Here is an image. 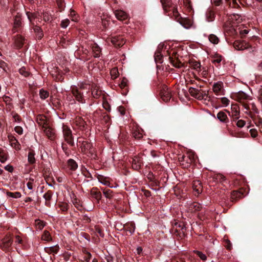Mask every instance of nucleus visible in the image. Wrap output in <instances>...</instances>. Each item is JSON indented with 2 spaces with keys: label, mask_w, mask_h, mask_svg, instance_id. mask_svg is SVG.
Masks as SVG:
<instances>
[{
  "label": "nucleus",
  "mask_w": 262,
  "mask_h": 262,
  "mask_svg": "<svg viewBox=\"0 0 262 262\" xmlns=\"http://www.w3.org/2000/svg\"><path fill=\"white\" fill-rule=\"evenodd\" d=\"M95 231L98 233L100 236L103 237L104 234L102 231V230L100 228V227L98 226H95Z\"/></svg>",
  "instance_id": "obj_54"
},
{
  "label": "nucleus",
  "mask_w": 262,
  "mask_h": 262,
  "mask_svg": "<svg viewBox=\"0 0 262 262\" xmlns=\"http://www.w3.org/2000/svg\"><path fill=\"white\" fill-rule=\"evenodd\" d=\"M8 158L7 154L3 150H0V161L2 163L5 162Z\"/></svg>",
  "instance_id": "obj_36"
},
{
  "label": "nucleus",
  "mask_w": 262,
  "mask_h": 262,
  "mask_svg": "<svg viewBox=\"0 0 262 262\" xmlns=\"http://www.w3.org/2000/svg\"><path fill=\"white\" fill-rule=\"evenodd\" d=\"M242 21L241 15L233 14L229 16L228 21L225 25V30L231 36L239 35L241 37H245L250 30L244 24H240Z\"/></svg>",
  "instance_id": "obj_1"
},
{
  "label": "nucleus",
  "mask_w": 262,
  "mask_h": 262,
  "mask_svg": "<svg viewBox=\"0 0 262 262\" xmlns=\"http://www.w3.org/2000/svg\"><path fill=\"white\" fill-rule=\"evenodd\" d=\"M7 196L12 198L17 199L21 197V195L19 192H11L7 191L6 192Z\"/></svg>",
  "instance_id": "obj_34"
},
{
  "label": "nucleus",
  "mask_w": 262,
  "mask_h": 262,
  "mask_svg": "<svg viewBox=\"0 0 262 262\" xmlns=\"http://www.w3.org/2000/svg\"><path fill=\"white\" fill-rule=\"evenodd\" d=\"M192 185L193 189L197 194L201 193L203 190V186L201 181H193Z\"/></svg>",
  "instance_id": "obj_19"
},
{
  "label": "nucleus",
  "mask_w": 262,
  "mask_h": 262,
  "mask_svg": "<svg viewBox=\"0 0 262 262\" xmlns=\"http://www.w3.org/2000/svg\"><path fill=\"white\" fill-rule=\"evenodd\" d=\"M110 74L112 79H116L119 74L118 69L116 68H113L110 71Z\"/></svg>",
  "instance_id": "obj_41"
},
{
  "label": "nucleus",
  "mask_w": 262,
  "mask_h": 262,
  "mask_svg": "<svg viewBox=\"0 0 262 262\" xmlns=\"http://www.w3.org/2000/svg\"><path fill=\"white\" fill-rule=\"evenodd\" d=\"M76 122H79V125H80V126H83H83H84V124H85V122H84L82 119H81V118H78V119L76 121Z\"/></svg>",
  "instance_id": "obj_64"
},
{
  "label": "nucleus",
  "mask_w": 262,
  "mask_h": 262,
  "mask_svg": "<svg viewBox=\"0 0 262 262\" xmlns=\"http://www.w3.org/2000/svg\"><path fill=\"white\" fill-rule=\"evenodd\" d=\"M67 165L70 169L74 170L77 169L78 165L73 159H69L67 162Z\"/></svg>",
  "instance_id": "obj_27"
},
{
  "label": "nucleus",
  "mask_w": 262,
  "mask_h": 262,
  "mask_svg": "<svg viewBox=\"0 0 262 262\" xmlns=\"http://www.w3.org/2000/svg\"><path fill=\"white\" fill-rule=\"evenodd\" d=\"M15 243L21 244L23 243V239L22 238L20 237V235H17L15 236Z\"/></svg>",
  "instance_id": "obj_57"
},
{
  "label": "nucleus",
  "mask_w": 262,
  "mask_h": 262,
  "mask_svg": "<svg viewBox=\"0 0 262 262\" xmlns=\"http://www.w3.org/2000/svg\"><path fill=\"white\" fill-rule=\"evenodd\" d=\"M102 94V91L97 85L93 86L92 89V95L95 98H98Z\"/></svg>",
  "instance_id": "obj_21"
},
{
  "label": "nucleus",
  "mask_w": 262,
  "mask_h": 262,
  "mask_svg": "<svg viewBox=\"0 0 262 262\" xmlns=\"http://www.w3.org/2000/svg\"><path fill=\"white\" fill-rule=\"evenodd\" d=\"M24 38L21 35H17L14 38L15 46L17 48H21L24 44Z\"/></svg>",
  "instance_id": "obj_22"
},
{
  "label": "nucleus",
  "mask_w": 262,
  "mask_h": 262,
  "mask_svg": "<svg viewBox=\"0 0 262 262\" xmlns=\"http://www.w3.org/2000/svg\"><path fill=\"white\" fill-rule=\"evenodd\" d=\"M246 122L243 120H238L236 122V125L237 127L242 128L245 125Z\"/></svg>",
  "instance_id": "obj_52"
},
{
  "label": "nucleus",
  "mask_w": 262,
  "mask_h": 262,
  "mask_svg": "<svg viewBox=\"0 0 262 262\" xmlns=\"http://www.w3.org/2000/svg\"><path fill=\"white\" fill-rule=\"evenodd\" d=\"M160 94L161 98L164 101L167 102L171 98L170 91L166 86H165L161 90Z\"/></svg>",
  "instance_id": "obj_9"
},
{
  "label": "nucleus",
  "mask_w": 262,
  "mask_h": 262,
  "mask_svg": "<svg viewBox=\"0 0 262 262\" xmlns=\"http://www.w3.org/2000/svg\"><path fill=\"white\" fill-rule=\"evenodd\" d=\"M101 19L103 26L106 28L109 24L110 20L107 18H105L104 16L102 17Z\"/></svg>",
  "instance_id": "obj_53"
},
{
  "label": "nucleus",
  "mask_w": 262,
  "mask_h": 262,
  "mask_svg": "<svg viewBox=\"0 0 262 262\" xmlns=\"http://www.w3.org/2000/svg\"><path fill=\"white\" fill-rule=\"evenodd\" d=\"M108 40H110L112 43L117 47H120L125 43L123 38L120 36L112 37L108 39Z\"/></svg>",
  "instance_id": "obj_8"
},
{
  "label": "nucleus",
  "mask_w": 262,
  "mask_h": 262,
  "mask_svg": "<svg viewBox=\"0 0 262 262\" xmlns=\"http://www.w3.org/2000/svg\"><path fill=\"white\" fill-rule=\"evenodd\" d=\"M116 18L120 20H123L127 18V14L123 10H117L115 12Z\"/></svg>",
  "instance_id": "obj_13"
},
{
  "label": "nucleus",
  "mask_w": 262,
  "mask_h": 262,
  "mask_svg": "<svg viewBox=\"0 0 262 262\" xmlns=\"http://www.w3.org/2000/svg\"><path fill=\"white\" fill-rule=\"evenodd\" d=\"M202 208L201 204L196 202H193L189 205L188 211L190 212H195L200 211Z\"/></svg>",
  "instance_id": "obj_12"
},
{
  "label": "nucleus",
  "mask_w": 262,
  "mask_h": 262,
  "mask_svg": "<svg viewBox=\"0 0 262 262\" xmlns=\"http://www.w3.org/2000/svg\"><path fill=\"white\" fill-rule=\"evenodd\" d=\"M58 206L60 210L63 212H66L69 209V205L67 203L60 202L58 204Z\"/></svg>",
  "instance_id": "obj_28"
},
{
  "label": "nucleus",
  "mask_w": 262,
  "mask_h": 262,
  "mask_svg": "<svg viewBox=\"0 0 262 262\" xmlns=\"http://www.w3.org/2000/svg\"><path fill=\"white\" fill-rule=\"evenodd\" d=\"M19 73L25 77H27L29 75V72L24 67L19 69Z\"/></svg>",
  "instance_id": "obj_49"
},
{
  "label": "nucleus",
  "mask_w": 262,
  "mask_h": 262,
  "mask_svg": "<svg viewBox=\"0 0 262 262\" xmlns=\"http://www.w3.org/2000/svg\"><path fill=\"white\" fill-rule=\"evenodd\" d=\"M14 130L16 133H17L19 135H21L23 133V129L21 127L17 126L14 128Z\"/></svg>",
  "instance_id": "obj_56"
},
{
  "label": "nucleus",
  "mask_w": 262,
  "mask_h": 262,
  "mask_svg": "<svg viewBox=\"0 0 262 262\" xmlns=\"http://www.w3.org/2000/svg\"><path fill=\"white\" fill-rule=\"evenodd\" d=\"M28 160L30 164H33L35 162L34 154L33 152H29L28 156Z\"/></svg>",
  "instance_id": "obj_44"
},
{
  "label": "nucleus",
  "mask_w": 262,
  "mask_h": 262,
  "mask_svg": "<svg viewBox=\"0 0 262 262\" xmlns=\"http://www.w3.org/2000/svg\"><path fill=\"white\" fill-rule=\"evenodd\" d=\"M183 3L188 8L191 7L190 0H183Z\"/></svg>",
  "instance_id": "obj_62"
},
{
  "label": "nucleus",
  "mask_w": 262,
  "mask_h": 262,
  "mask_svg": "<svg viewBox=\"0 0 262 262\" xmlns=\"http://www.w3.org/2000/svg\"><path fill=\"white\" fill-rule=\"evenodd\" d=\"M169 59L171 63L173 65V66L176 68H180L182 66V63L180 59H179L178 57L177 56V55H172V56L169 57Z\"/></svg>",
  "instance_id": "obj_14"
},
{
  "label": "nucleus",
  "mask_w": 262,
  "mask_h": 262,
  "mask_svg": "<svg viewBox=\"0 0 262 262\" xmlns=\"http://www.w3.org/2000/svg\"><path fill=\"white\" fill-rule=\"evenodd\" d=\"M214 13L211 11H209L206 13V19L208 21L210 22L214 20Z\"/></svg>",
  "instance_id": "obj_38"
},
{
  "label": "nucleus",
  "mask_w": 262,
  "mask_h": 262,
  "mask_svg": "<svg viewBox=\"0 0 262 262\" xmlns=\"http://www.w3.org/2000/svg\"><path fill=\"white\" fill-rule=\"evenodd\" d=\"M163 9L165 13H168V15H172V17L179 22L184 28L189 29L192 26V21L190 19L182 18L180 16L177 7L173 5L170 0H160Z\"/></svg>",
  "instance_id": "obj_2"
},
{
  "label": "nucleus",
  "mask_w": 262,
  "mask_h": 262,
  "mask_svg": "<svg viewBox=\"0 0 262 262\" xmlns=\"http://www.w3.org/2000/svg\"><path fill=\"white\" fill-rule=\"evenodd\" d=\"M214 179H215V180H222L224 179V177L221 174H217L215 176V177H214Z\"/></svg>",
  "instance_id": "obj_61"
},
{
  "label": "nucleus",
  "mask_w": 262,
  "mask_h": 262,
  "mask_svg": "<svg viewBox=\"0 0 262 262\" xmlns=\"http://www.w3.org/2000/svg\"><path fill=\"white\" fill-rule=\"evenodd\" d=\"M73 204L78 210H81L83 209L82 205L80 200L77 198H74L72 200Z\"/></svg>",
  "instance_id": "obj_33"
},
{
  "label": "nucleus",
  "mask_w": 262,
  "mask_h": 262,
  "mask_svg": "<svg viewBox=\"0 0 262 262\" xmlns=\"http://www.w3.org/2000/svg\"><path fill=\"white\" fill-rule=\"evenodd\" d=\"M91 195L98 202L101 198V193L96 188H93L91 191Z\"/></svg>",
  "instance_id": "obj_20"
},
{
  "label": "nucleus",
  "mask_w": 262,
  "mask_h": 262,
  "mask_svg": "<svg viewBox=\"0 0 262 262\" xmlns=\"http://www.w3.org/2000/svg\"><path fill=\"white\" fill-rule=\"evenodd\" d=\"M243 193L239 191H233L231 194V199L232 202L236 201L239 199L242 198Z\"/></svg>",
  "instance_id": "obj_26"
},
{
  "label": "nucleus",
  "mask_w": 262,
  "mask_h": 262,
  "mask_svg": "<svg viewBox=\"0 0 262 262\" xmlns=\"http://www.w3.org/2000/svg\"><path fill=\"white\" fill-rule=\"evenodd\" d=\"M100 182L106 186H107L111 188H115L118 186V185L116 183H114L112 184L111 182H114V181H100Z\"/></svg>",
  "instance_id": "obj_39"
},
{
  "label": "nucleus",
  "mask_w": 262,
  "mask_h": 262,
  "mask_svg": "<svg viewBox=\"0 0 262 262\" xmlns=\"http://www.w3.org/2000/svg\"><path fill=\"white\" fill-rule=\"evenodd\" d=\"M43 132L50 139L52 140L54 136V131L51 128L50 126L47 125L45 127L42 128Z\"/></svg>",
  "instance_id": "obj_15"
},
{
  "label": "nucleus",
  "mask_w": 262,
  "mask_h": 262,
  "mask_svg": "<svg viewBox=\"0 0 262 262\" xmlns=\"http://www.w3.org/2000/svg\"><path fill=\"white\" fill-rule=\"evenodd\" d=\"M193 252L200 257L201 260L205 261L207 259V256L202 252L197 250L194 251Z\"/></svg>",
  "instance_id": "obj_45"
},
{
  "label": "nucleus",
  "mask_w": 262,
  "mask_h": 262,
  "mask_svg": "<svg viewBox=\"0 0 262 262\" xmlns=\"http://www.w3.org/2000/svg\"><path fill=\"white\" fill-rule=\"evenodd\" d=\"M58 250L59 247L57 246H55L49 248H47L46 250L47 252L56 253L58 252Z\"/></svg>",
  "instance_id": "obj_43"
},
{
  "label": "nucleus",
  "mask_w": 262,
  "mask_h": 262,
  "mask_svg": "<svg viewBox=\"0 0 262 262\" xmlns=\"http://www.w3.org/2000/svg\"><path fill=\"white\" fill-rule=\"evenodd\" d=\"M209 40L211 43L213 44H217L219 41L218 37L213 34H211L209 35Z\"/></svg>",
  "instance_id": "obj_40"
},
{
  "label": "nucleus",
  "mask_w": 262,
  "mask_h": 262,
  "mask_svg": "<svg viewBox=\"0 0 262 262\" xmlns=\"http://www.w3.org/2000/svg\"><path fill=\"white\" fill-rule=\"evenodd\" d=\"M182 160H180L181 162L186 161L187 162V165L185 166H188L189 164H190L192 161L193 159L190 157V155L189 154H187L186 156H183L181 158Z\"/></svg>",
  "instance_id": "obj_35"
},
{
  "label": "nucleus",
  "mask_w": 262,
  "mask_h": 262,
  "mask_svg": "<svg viewBox=\"0 0 262 262\" xmlns=\"http://www.w3.org/2000/svg\"><path fill=\"white\" fill-rule=\"evenodd\" d=\"M12 243V234L10 233H8L2 239L1 242L0 243V248L5 252H10L11 250V247Z\"/></svg>",
  "instance_id": "obj_4"
},
{
  "label": "nucleus",
  "mask_w": 262,
  "mask_h": 262,
  "mask_svg": "<svg viewBox=\"0 0 262 262\" xmlns=\"http://www.w3.org/2000/svg\"><path fill=\"white\" fill-rule=\"evenodd\" d=\"M217 118L222 122L226 123L228 121L227 116L222 111H220L217 113Z\"/></svg>",
  "instance_id": "obj_25"
},
{
  "label": "nucleus",
  "mask_w": 262,
  "mask_h": 262,
  "mask_svg": "<svg viewBox=\"0 0 262 262\" xmlns=\"http://www.w3.org/2000/svg\"><path fill=\"white\" fill-rule=\"evenodd\" d=\"M223 87V83L221 81H218L214 83L212 88L213 91L216 94H218L219 92L221 91Z\"/></svg>",
  "instance_id": "obj_24"
},
{
  "label": "nucleus",
  "mask_w": 262,
  "mask_h": 262,
  "mask_svg": "<svg viewBox=\"0 0 262 262\" xmlns=\"http://www.w3.org/2000/svg\"><path fill=\"white\" fill-rule=\"evenodd\" d=\"M222 103L225 106L229 104L230 100L226 97H222L221 99Z\"/></svg>",
  "instance_id": "obj_48"
},
{
  "label": "nucleus",
  "mask_w": 262,
  "mask_h": 262,
  "mask_svg": "<svg viewBox=\"0 0 262 262\" xmlns=\"http://www.w3.org/2000/svg\"><path fill=\"white\" fill-rule=\"evenodd\" d=\"M63 134L65 140L67 143L71 145L74 144L72 131L70 128L67 125H63L62 126Z\"/></svg>",
  "instance_id": "obj_6"
},
{
  "label": "nucleus",
  "mask_w": 262,
  "mask_h": 262,
  "mask_svg": "<svg viewBox=\"0 0 262 262\" xmlns=\"http://www.w3.org/2000/svg\"><path fill=\"white\" fill-rule=\"evenodd\" d=\"M21 17L19 15H16L14 20V28L15 29L21 26Z\"/></svg>",
  "instance_id": "obj_32"
},
{
  "label": "nucleus",
  "mask_w": 262,
  "mask_h": 262,
  "mask_svg": "<svg viewBox=\"0 0 262 262\" xmlns=\"http://www.w3.org/2000/svg\"><path fill=\"white\" fill-rule=\"evenodd\" d=\"M70 15L72 17V20L73 21H77V18L76 16H75V13L74 11L71 10L70 12Z\"/></svg>",
  "instance_id": "obj_59"
},
{
  "label": "nucleus",
  "mask_w": 262,
  "mask_h": 262,
  "mask_svg": "<svg viewBox=\"0 0 262 262\" xmlns=\"http://www.w3.org/2000/svg\"><path fill=\"white\" fill-rule=\"evenodd\" d=\"M111 193H112V191H110V190L103 191L104 194L105 195V196L106 198H110L112 196Z\"/></svg>",
  "instance_id": "obj_60"
},
{
  "label": "nucleus",
  "mask_w": 262,
  "mask_h": 262,
  "mask_svg": "<svg viewBox=\"0 0 262 262\" xmlns=\"http://www.w3.org/2000/svg\"><path fill=\"white\" fill-rule=\"evenodd\" d=\"M191 67L198 71H199L201 68V63L197 61L193 62L191 64Z\"/></svg>",
  "instance_id": "obj_46"
},
{
  "label": "nucleus",
  "mask_w": 262,
  "mask_h": 262,
  "mask_svg": "<svg viewBox=\"0 0 262 262\" xmlns=\"http://www.w3.org/2000/svg\"><path fill=\"white\" fill-rule=\"evenodd\" d=\"M142 164V160L140 155L135 156L132 161V167L134 169H139Z\"/></svg>",
  "instance_id": "obj_10"
},
{
  "label": "nucleus",
  "mask_w": 262,
  "mask_h": 262,
  "mask_svg": "<svg viewBox=\"0 0 262 262\" xmlns=\"http://www.w3.org/2000/svg\"><path fill=\"white\" fill-rule=\"evenodd\" d=\"M189 92L192 96L199 100L204 98L203 92L201 90L191 87L189 89Z\"/></svg>",
  "instance_id": "obj_7"
},
{
  "label": "nucleus",
  "mask_w": 262,
  "mask_h": 262,
  "mask_svg": "<svg viewBox=\"0 0 262 262\" xmlns=\"http://www.w3.org/2000/svg\"><path fill=\"white\" fill-rule=\"evenodd\" d=\"M9 141L11 146L17 150L20 149V145L16 140V139L13 136H8Z\"/></svg>",
  "instance_id": "obj_11"
},
{
  "label": "nucleus",
  "mask_w": 262,
  "mask_h": 262,
  "mask_svg": "<svg viewBox=\"0 0 262 262\" xmlns=\"http://www.w3.org/2000/svg\"><path fill=\"white\" fill-rule=\"evenodd\" d=\"M231 117L235 119H237L239 117V109L238 106L236 104H232L231 105Z\"/></svg>",
  "instance_id": "obj_16"
},
{
  "label": "nucleus",
  "mask_w": 262,
  "mask_h": 262,
  "mask_svg": "<svg viewBox=\"0 0 262 262\" xmlns=\"http://www.w3.org/2000/svg\"><path fill=\"white\" fill-rule=\"evenodd\" d=\"M33 29L34 32L36 33V35L37 38L38 39H40L43 36V33L40 28L38 26H35Z\"/></svg>",
  "instance_id": "obj_31"
},
{
  "label": "nucleus",
  "mask_w": 262,
  "mask_h": 262,
  "mask_svg": "<svg viewBox=\"0 0 262 262\" xmlns=\"http://www.w3.org/2000/svg\"><path fill=\"white\" fill-rule=\"evenodd\" d=\"M52 195L50 191H48L47 192L45 193L43 195V198L46 201V204L47 205H49L50 203L49 201L51 200L52 198Z\"/></svg>",
  "instance_id": "obj_42"
},
{
  "label": "nucleus",
  "mask_w": 262,
  "mask_h": 262,
  "mask_svg": "<svg viewBox=\"0 0 262 262\" xmlns=\"http://www.w3.org/2000/svg\"><path fill=\"white\" fill-rule=\"evenodd\" d=\"M91 50L93 53L94 57H98L100 56L101 50L97 45L94 43L92 44Z\"/></svg>",
  "instance_id": "obj_18"
},
{
  "label": "nucleus",
  "mask_w": 262,
  "mask_h": 262,
  "mask_svg": "<svg viewBox=\"0 0 262 262\" xmlns=\"http://www.w3.org/2000/svg\"><path fill=\"white\" fill-rule=\"evenodd\" d=\"M37 122L40 126H42V128L49 124L47 118L43 115L38 116L37 117Z\"/></svg>",
  "instance_id": "obj_17"
},
{
  "label": "nucleus",
  "mask_w": 262,
  "mask_h": 262,
  "mask_svg": "<svg viewBox=\"0 0 262 262\" xmlns=\"http://www.w3.org/2000/svg\"><path fill=\"white\" fill-rule=\"evenodd\" d=\"M222 61V58L221 57H216L215 59H214L212 61V62L214 63H219Z\"/></svg>",
  "instance_id": "obj_63"
},
{
  "label": "nucleus",
  "mask_w": 262,
  "mask_h": 262,
  "mask_svg": "<svg viewBox=\"0 0 262 262\" xmlns=\"http://www.w3.org/2000/svg\"><path fill=\"white\" fill-rule=\"evenodd\" d=\"M39 96L41 99H46L49 97V93L47 91L41 89L39 91Z\"/></svg>",
  "instance_id": "obj_37"
},
{
  "label": "nucleus",
  "mask_w": 262,
  "mask_h": 262,
  "mask_svg": "<svg viewBox=\"0 0 262 262\" xmlns=\"http://www.w3.org/2000/svg\"><path fill=\"white\" fill-rule=\"evenodd\" d=\"M84 86H80L79 88L73 87L72 89V92L73 95L77 101L81 103H84L85 100L84 99L83 92L82 91L84 89Z\"/></svg>",
  "instance_id": "obj_5"
},
{
  "label": "nucleus",
  "mask_w": 262,
  "mask_h": 262,
  "mask_svg": "<svg viewBox=\"0 0 262 262\" xmlns=\"http://www.w3.org/2000/svg\"><path fill=\"white\" fill-rule=\"evenodd\" d=\"M46 223L40 220H36L35 221V226L36 229L41 230L45 226Z\"/></svg>",
  "instance_id": "obj_30"
},
{
  "label": "nucleus",
  "mask_w": 262,
  "mask_h": 262,
  "mask_svg": "<svg viewBox=\"0 0 262 262\" xmlns=\"http://www.w3.org/2000/svg\"><path fill=\"white\" fill-rule=\"evenodd\" d=\"M103 108L108 111H110L111 110V106L110 105L108 104V103L106 101H104L103 103Z\"/></svg>",
  "instance_id": "obj_58"
},
{
  "label": "nucleus",
  "mask_w": 262,
  "mask_h": 262,
  "mask_svg": "<svg viewBox=\"0 0 262 262\" xmlns=\"http://www.w3.org/2000/svg\"><path fill=\"white\" fill-rule=\"evenodd\" d=\"M233 46L237 50H244L247 48L245 43L239 41H235L234 42Z\"/></svg>",
  "instance_id": "obj_23"
},
{
  "label": "nucleus",
  "mask_w": 262,
  "mask_h": 262,
  "mask_svg": "<svg viewBox=\"0 0 262 262\" xmlns=\"http://www.w3.org/2000/svg\"><path fill=\"white\" fill-rule=\"evenodd\" d=\"M225 247L228 250H231L232 248V244L230 241L228 239H225Z\"/></svg>",
  "instance_id": "obj_51"
},
{
  "label": "nucleus",
  "mask_w": 262,
  "mask_h": 262,
  "mask_svg": "<svg viewBox=\"0 0 262 262\" xmlns=\"http://www.w3.org/2000/svg\"><path fill=\"white\" fill-rule=\"evenodd\" d=\"M78 142L80 145L82 151L84 154L89 157L95 158L96 156L95 150L92 143L81 137L78 139Z\"/></svg>",
  "instance_id": "obj_3"
},
{
  "label": "nucleus",
  "mask_w": 262,
  "mask_h": 262,
  "mask_svg": "<svg viewBox=\"0 0 262 262\" xmlns=\"http://www.w3.org/2000/svg\"><path fill=\"white\" fill-rule=\"evenodd\" d=\"M26 14L29 21L33 24V20L36 17V14L34 13H30L29 12H27Z\"/></svg>",
  "instance_id": "obj_47"
},
{
  "label": "nucleus",
  "mask_w": 262,
  "mask_h": 262,
  "mask_svg": "<svg viewBox=\"0 0 262 262\" xmlns=\"http://www.w3.org/2000/svg\"><path fill=\"white\" fill-rule=\"evenodd\" d=\"M41 240L50 242L52 240V237L49 231L47 230H45L43 232V234L41 235Z\"/></svg>",
  "instance_id": "obj_29"
},
{
  "label": "nucleus",
  "mask_w": 262,
  "mask_h": 262,
  "mask_svg": "<svg viewBox=\"0 0 262 262\" xmlns=\"http://www.w3.org/2000/svg\"><path fill=\"white\" fill-rule=\"evenodd\" d=\"M133 136L136 139H140L142 137V134L138 131H135L133 133Z\"/></svg>",
  "instance_id": "obj_55"
},
{
  "label": "nucleus",
  "mask_w": 262,
  "mask_h": 262,
  "mask_svg": "<svg viewBox=\"0 0 262 262\" xmlns=\"http://www.w3.org/2000/svg\"><path fill=\"white\" fill-rule=\"evenodd\" d=\"M69 20L68 19H65L62 20L61 23V26L63 28H66L69 25Z\"/></svg>",
  "instance_id": "obj_50"
}]
</instances>
